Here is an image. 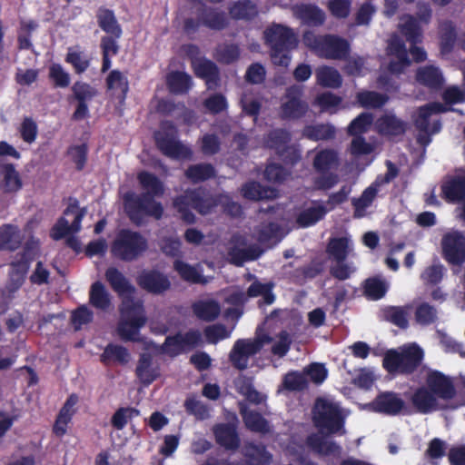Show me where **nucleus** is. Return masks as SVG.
<instances>
[{
	"instance_id": "obj_41",
	"label": "nucleus",
	"mask_w": 465,
	"mask_h": 465,
	"mask_svg": "<svg viewBox=\"0 0 465 465\" xmlns=\"http://www.w3.org/2000/svg\"><path fill=\"white\" fill-rule=\"evenodd\" d=\"M296 14L302 22L308 25L319 26L325 21V14L314 5H302L297 6Z\"/></svg>"
},
{
	"instance_id": "obj_25",
	"label": "nucleus",
	"mask_w": 465,
	"mask_h": 465,
	"mask_svg": "<svg viewBox=\"0 0 465 465\" xmlns=\"http://www.w3.org/2000/svg\"><path fill=\"white\" fill-rule=\"evenodd\" d=\"M376 129L381 135L400 136L406 133L408 123L393 114H386L377 119Z\"/></svg>"
},
{
	"instance_id": "obj_12",
	"label": "nucleus",
	"mask_w": 465,
	"mask_h": 465,
	"mask_svg": "<svg viewBox=\"0 0 465 465\" xmlns=\"http://www.w3.org/2000/svg\"><path fill=\"white\" fill-rule=\"evenodd\" d=\"M302 87L297 84L289 86L284 94L285 101L280 106L282 120H299L305 116L309 105L302 100Z\"/></svg>"
},
{
	"instance_id": "obj_31",
	"label": "nucleus",
	"mask_w": 465,
	"mask_h": 465,
	"mask_svg": "<svg viewBox=\"0 0 465 465\" xmlns=\"http://www.w3.org/2000/svg\"><path fill=\"white\" fill-rule=\"evenodd\" d=\"M409 306L388 305L381 309L380 318L401 330L409 327Z\"/></svg>"
},
{
	"instance_id": "obj_7",
	"label": "nucleus",
	"mask_w": 465,
	"mask_h": 465,
	"mask_svg": "<svg viewBox=\"0 0 465 465\" xmlns=\"http://www.w3.org/2000/svg\"><path fill=\"white\" fill-rule=\"evenodd\" d=\"M200 6L196 9V18L188 17L183 20V31L187 35L197 33L201 26L213 31H223L229 25L226 13L218 7L207 5L199 0Z\"/></svg>"
},
{
	"instance_id": "obj_38",
	"label": "nucleus",
	"mask_w": 465,
	"mask_h": 465,
	"mask_svg": "<svg viewBox=\"0 0 465 465\" xmlns=\"http://www.w3.org/2000/svg\"><path fill=\"white\" fill-rule=\"evenodd\" d=\"M262 253V250L257 245H251L247 248L232 247L228 254L231 263L235 266H242L244 262L257 260Z\"/></svg>"
},
{
	"instance_id": "obj_24",
	"label": "nucleus",
	"mask_w": 465,
	"mask_h": 465,
	"mask_svg": "<svg viewBox=\"0 0 465 465\" xmlns=\"http://www.w3.org/2000/svg\"><path fill=\"white\" fill-rule=\"evenodd\" d=\"M239 412L249 430L262 434L270 431L269 421L260 412L250 410L244 402H239Z\"/></svg>"
},
{
	"instance_id": "obj_19",
	"label": "nucleus",
	"mask_w": 465,
	"mask_h": 465,
	"mask_svg": "<svg viewBox=\"0 0 465 465\" xmlns=\"http://www.w3.org/2000/svg\"><path fill=\"white\" fill-rule=\"evenodd\" d=\"M135 375L143 386H149L160 377V364L153 362L150 353H142L135 368Z\"/></svg>"
},
{
	"instance_id": "obj_40",
	"label": "nucleus",
	"mask_w": 465,
	"mask_h": 465,
	"mask_svg": "<svg viewBox=\"0 0 465 465\" xmlns=\"http://www.w3.org/2000/svg\"><path fill=\"white\" fill-rule=\"evenodd\" d=\"M194 315L204 322H213L220 315L221 307L216 301H199L192 306Z\"/></svg>"
},
{
	"instance_id": "obj_39",
	"label": "nucleus",
	"mask_w": 465,
	"mask_h": 465,
	"mask_svg": "<svg viewBox=\"0 0 465 465\" xmlns=\"http://www.w3.org/2000/svg\"><path fill=\"white\" fill-rule=\"evenodd\" d=\"M315 75L317 84L322 87L336 89L342 84L341 75L334 67L321 66L317 68Z\"/></svg>"
},
{
	"instance_id": "obj_47",
	"label": "nucleus",
	"mask_w": 465,
	"mask_h": 465,
	"mask_svg": "<svg viewBox=\"0 0 465 465\" xmlns=\"http://www.w3.org/2000/svg\"><path fill=\"white\" fill-rule=\"evenodd\" d=\"M302 135L312 141H326L335 136V128L328 124L306 125Z\"/></svg>"
},
{
	"instance_id": "obj_1",
	"label": "nucleus",
	"mask_w": 465,
	"mask_h": 465,
	"mask_svg": "<svg viewBox=\"0 0 465 465\" xmlns=\"http://www.w3.org/2000/svg\"><path fill=\"white\" fill-rule=\"evenodd\" d=\"M98 27L105 34L101 37L100 48L102 52L101 72H107L112 66V57L120 51L118 44L123 35V28L115 13L104 5H101L95 12Z\"/></svg>"
},
{
	"instance_id": "obj_43",
	"label": "nucleus",
	"mask_w": 465,
	"mask_h": 465,
	"mask_svg": "<svg viewBox=\"0 0 465 465\" xmlns=\"http://www.w3.org/2000/svg\"><path fill=\"white\" fill-rule=\"evenodd\" d=\"M380 185L381 183L375 181L362 192L359 198L352 200V204L355 208L354 217H361L365 209L372 204L377 196Z\"/></svg>"
},
{
	"instance_id": "obj_59",
	"label": "nucleus",
	"mask_w": 465,
	"mask_h": 465,
	"mask_svg": "<svg viewBox=\"0 0 465 465\" xmlns=\"http://www.w3.org/2000/svg\"><path fill=\"white\" fill-rule=\"evenodd\" d=\"M327 252L336 262H345L348 256V240L344 237L331 239Z\"/></svg>"
},
{
	"instance_id": "obj_53",
	"label": "nucleus",
	"mask_w": 465,
	"mask_h": 465,
	"mask_svg": "<svg viewBox=\"0 0 465 465\" xmlns=\"http://www.w3.org/2000/svg\"><path fill=\"white\" fill-rule=\"evenodd\" d=\"M173 269L184 282L190 283L204 282L201 272L194 266L182 260H175L173 262Z\"/></svg>"
},
{
	"instance_id": "obj_34",
	"label": "nucleus",
	"mask_w": 465,
	"mask_h": 465,
	"mask_svg": "<svg viewBox=\"0 0 465 465\" xmlns=\"http://www.w3.org/2000/svg\"><path fill=\"white\" fill-rule=\"evenodd\" d=\"M184 175L192 183L195 184L214 178L216 170L212 163H200L189 165Z\"/></svg>"
},
{
	"instance_id": "obj_4",
	"label": "nucleus",
	"mask_w": 465,
	"mask_h": 465,
	"mask_svg": "<svg viewBox=\"0 0 465 465\" xmlns=\"http://www.w3.org/2000/svg\"><path fill=\"white\" fill-rule=\"evenodd\" d=\"M302 40L321 58L347 60L351 53L350 42L337 35H315L307 31L303 34Z\"/></svg>"
},
{
	"instance_id": "obj_13",
	"label": "nucleus",
	"mask_w": 465,
	"mask_h": 465,
	"mask_svg": "<svg viewBox=\"0 0 465 465\" xmlns=\"http://www.w3.org/2000/svg\"><path fill=\"white\" fill-rule=\"evenodd\" d=\"M202 333L198 330H190L185 333L177 332L167 336L161 350L163 353L175 357L184 351H190L201 345Z\"/></svg>"
},
{
	"instance_id": "obj_21",
	"label": "nucleus",
	"mask_w": 465,
	"mask_h": 465,
	"mask_svg": "<svg viewBox=\"0 0 465 465\" xmlns=\"http://www.w3.org/2000/svg\"><path fill=\"white\" fill-rule=\"evenodd\" d=\"M415 79L420 85L435 92L440 90L445 83L441 70L434 65H425L418 68Z\"/></svg>"
},
{
	"instance_id": "obj_61",
	"label": "nucleus",
	"mask_w": 465,
	"mask_h": 465,
	"mask_svg": "<svg viewBox=\"0 0 465 465\" xmlns=\"http://www.w3.org/2000/svg\"><path fill=\"white\" fill-rule=\"evenodd\" d=\"M38 241H35L34 238H31L25 242L23 251L21 252H18L15 255V259L11 262H24L26 265L27 270L29 271L30 263L36 256L38 252Z\"/></svg>"
},
{
	"instance_id": "obj_46",
	"label": "nucleus",
	"mask_w": 465,
	"mask_h": 465,
	"mask_svg": "<svg viewBox=\"0 0 465 465\" xmlns=\"http://www.w3.org/2000/svg\"><path fill=\"white\" fill-rule=\"evenodd\" d=\"M338 154L334 150H322L313 159V168L319 173H326L338 164Z\"/></svg>"
},
{
	"instance_id": "obj_49",
	"label": "nucleus",
	"mask_w": 465,
	"mask_h": 465,
	"mask_svg": "<svg viewBox=\"0 0 465 465\" xmlns=\"http://www.w3.org/2000/svg\"><path fill=\"white\" fill-rule=\"evenodd\" d=\"M327 212L323 205L309 207L298 214L296 223L302 228L312 226L323 219Z\"/></svg>"
},
{
	"instance_id": "obj_52",
	"label": "nucleus",
	"mask_w": 465,
	"mask_h": 465,
	"mask_svg": "<svg viewBox=\"0 0 465 465\" xmlns=\"http://www.w3.org/2000/svg\"><path fill=\"white\" fill-rule=\"evenodd\" d=\"M129 358L130 353L125 347L109 343L101 354L100 360L104 364H107L112 360L121 364H125L128 362Z\"/></svg>"
},
{
	"instance_id": "obj_62",
	"label": "nucleus",
	"mask_w": 465,
	"mask_h": 465,
	"mask_svg": "<svg viewBox=\"0 0 465 465\" xmlns=\"http://www.w3.org/2000/svg\"><path fill=\"white\" fill-rule=\"evenodd\" d=\"M64 60L73 66L77 74L84 73L90 66L89 58L82 52L73 51L72 48H69Z\"/></svg>"
},
{
	"instance_id": "obj_30",
	"label": "nucleus",
	"mask_w": 465,
	"mask_h": 465,
	"mask_svg": "<svg viewBox=\"0 0 465 465\" xmlns=\"http://www.w3.org/2000/svg\"><path fill=\"white\" fill-rule=\"evenodd\" d=\"M105 85L108 91H114L119 103H124L129 93V81L120 70H112L105 78Z\"/></svg>"
},
{
	"instance_id": "obj_42",
	"label": "nucleus",
	"mask_w": 465,
	"mask_h": 465,
	"mask_svg": "<svg viewBox=\"0 0 465 465\" xmlns=\"http://www.w3.org/2000/svg\"><path fill=\"white\" fill-rule=\"evenodd\" d=\"M89 302L99 310H106L111 304L110 293L100 281L94 282L89 291Z\"/></svg>"
},
{
	"instance_id": "obj_57",
	"label": "nucleus",
	"mask_w": 465,
	"mask_h": 465,
	"mask_svg": "<svg viewBox=\"0 0 465 465\" xmlns=\"http://www.w3.org/2000/svg\"><path fill=\"white\" fill-rule=\"evenodd\" d=\"M139 410L134 407H120L111 418V424L116 430H123L128 421L139 416Z\"/></svg>"
},
{
	"instance_id": "obj_51",
	"label": "nucleus",
	"mask_w": 465,
	"mask_h": 465,
	"mask_svg": "<svg viewBox=\"0 0 465 465\" xmlns=\"http://www.w3.org/2000/svg\"><path fill=\"white\" fill-rule=\"evenodd\" d=\"M401 32L411 45L422 42V29L419 21L412 15H409L406 21L401 25Z\"/></svg>"
},
{
	"instance_id": "obj_58",
	"label": "nucleus",
	"mask_w": 465,
	"mask_h": 465,
	"mask_svg": "<svg viewBox=\"0 0 465 465\" xmlns=\"http://www.w3.org/2000/svg\"><path fill=\"white\" fill-rule=\"evenodd\" d=\"M282 386L290 391H302L307 389L308 381L304 374L299 371H290L284 375Z\"/></svg>"
},
{
	"instance_id": "obj_60",
	"label": "nucleus",
	"mask_w": 465,
	"mask_h": 465,
	"mask_svg": "<svg viewBox=\"0 0 465 465\" xmlns=\"http://www.w3.org/2000/svg\"><path fill=\"white\" fill-rule=\"evenodd\" d=\"M67 155L74 163L77 171H82L85 167L88 157V145L85 143L76 145H71L67 149Z\"/></svg>"
},
{
	"instance_id": "obj_26",
	"label": "nucleus",
	"mask_w": 465,
	"mask_h": 465,
	"mask_svg": "<svg viewBox=\"0 0 465 465\" xmlns=\"http://www.w3.org/2000/svg\"><path fill=\"white\" fill-rule=\"evenodd\" d=\"M305 443L314 453L320 456H335L341 454L342 448L333 440H326L324 437L312 433L307 436Z\"/></svg>"
},
{
	"instance_id": "obj_22",
	"label": "nucleus",
	"mask_w": 465,
	"mask_h": 465,
	"mask_svg": "<svg viewBox=\"0 0 465 465\" xmlns=\"http://www.w3.org/2000/svg\"><path fill=\"white\" fill-rule=\"evenodd\" d=\"M10 266L12 271L3 290V295L8 301H13L15 298L16 292L24 285L28 270L24 262H10Z\"/></svg>"
},
{
	"instance_id": "obj_64",
	"label": "nucleus",
	"mask_w": 465,
	"mask_h": 465,
	"mask_svg": "<svg viewBox=\"0 0 465 465\" xmlns=\"http://www.w3.org/2000/svg\"><path fill=\"white\" fill-rule=\"evenodd\" d=\"M204 108L212 114H218L228 108L226 97L219 93L211 94L203 101Z\"/></svg>"
},
{
	"instance_id": "obj_10",
	"label": "nucleus",
	"mask_w": 465,
	"mask_h": 465,
	"mask_svg": "<svg viewBox=\"0 0 465 465\" xmlns=\"http://www.w3.org/2000/svg\"><path fill=\"white\" fill-rule=\"evenodd\" d=\"M272 341V338L268 334L258 336L253 341L237 340L229 354L232 365L239 371L246 370L249 358L258 353L264 344H268Z\"/></svg>"
},
{
	"instance_id": "obj_55",
	"label": "nucleus",
	"mask_w": 465,
	"mask_h": 465,
	"mask_svg": "<svg viewBox=\"0 0 465 465\" xmlns=\"http://www.w3.org/2000/svg\"><path fill=\"white\" fill-rule=\"evenodd\" d=\"M386 94L375 91H363L357 94V101L364 108H381L388 101Z\"/></svg>"
},
{
	"instance_id": "obj_48",
	"label": "nucleus",
	"mask_w": 465,
	"mask_h": 465,
	"mask_svg": "<svg viewBox=\"0 0 465 465\" xmlns=\"http://www.w3.org/2000/svg\"><path fill=\"white\" fill-rule=\"evenodd\" d=\"M292 140L289 131L283 128H276L270 131L264 137V145L269 149H272L277 153L284 148Z\"/></svg>"
},
{
	"instance_id": "obj_15",
	"label": "nucleus",
	"mask_w": 465,
	"mask_h": 465,
	"mask_svg": "<svg viewBox=\"0 0 465 465\" xmlns=\"http://www.w3.org/2000/svg\"><path fill=\"white\" fill-rule=\"evenodd\" d=\"M137 285L148 293L161 295L171 289L166 274L158 270H143L136 277Z\"/></svg>"
},
{
	"instance_id": "obj_23",
	"label": "nucleus",
	"mask_w": 465,
	"mask_h": 465,
	"mask_svg": "<svg viewBox=\"0 0 465 465\" xmlns=\"http://www.w3.org/2000/svg\"><path fill=\"white\" fill-rule=\"evenodd\" d=\"M0 190L5 193H14L23 187V181L15 164L0 163Z\"/></svg>"
},
{
	"instance_id": "obj_27",
	"label": "nucleus",
	"mask_w": 465,
	"mask_h": 465,
	"mask_svg": "<svg viewBox=\"0 0 465 465\" xmlns=\"http://www.w3.org/2000/svg\"><path fill=\"white\" fill-rule=\"evenodd\" d=\"M23 241L24 235L17 225L5 223L0 226V251L15 252Z\"/></svg>"
},
{
	"instance_id": "obj_5",
	"label": "nucleus",
	"mask_w": 465,
	"mask_h": 465,
	"mask_svg": "<svg viewBox=\"0 0 465 465\" xmlns=\"http://www.w3.org/2000/svg\"><path fill=\"white\" fill-rule=\"evenodd\" d=\"M424 357L423 350L417 344L404 348L401 352L388 350L382 360V367L390 374H412L420 366Z\"/></svg>"
},
{
	"instance_id": "obj_33",
	"label": "nucleus",
	"mask_w": 465,
	"mask_h": 465,
	"mask_svg": "<svg viewBox=\"0 0 465 465\" xmlns=\"http://www.w3.org/2000/svg\"><path fill=\"white\" fill-rule=\"evenodd\" d=\"M192 77L185 72L172 71L166 75L168 91L173 94H184L192 87Z\"/></svg>"
},
{
	"instance_id": "obj_6",
	"label": "nucleus",
	"mask_w": 465,
	"mask_h": 465,
	"mask_svg": "<svg viewBox=\"0 0 465 465\" xmlns=\"http://www.w3.org/2000/svg\"><path fill=\"white\" fill-rule=\"evenodd\" d=\"M153 139L158 150L169 158L188 160L193 156L191 148L178 140V130L172 121H162Z\"/></svg>"
},
{
	"instance_id": "obj_45",
	"label": "nucleus",
	"mask_w": 465,
	"mask_h": 465,
	"mask_svg": "<svg viewBox=\"0 0 465 465\" xmlns=\"http://www.w3.org/2000/svg\"><path fill=\"white\" fill-rule=\"evenodd\" d=\"M440 50L442 54L452 52L457 41V32L451 21H446L440 27Z\"/></svg>"
},
{
	"instance_id": "obj_20",
	"label": "nucleus",
	"mask_w": 465,
	"mask_h": 465,
	"mask_svg": "<svg viewBox=\"0 0 465 465\" xmlns=\"http://www.w3.org/2000/svg\"><path fill=\"white\" fill-rule=\"evenodd\" d=\"M213 434L217 444L228 450H236L241 440L233 423H219L213 427Z\"/></svg>"
},
{
	"instance_id": "obj_28",
	"label": "nucleus",
	"mask_w": 465,
	"mask_h": 465,
	"mask_svg": "<svg viewBox=\"0 0 465 465\" xmlns=\"http://www.w3.org/2000/svg\"><path fill=\"white\" fill-rule=\"evenodd\" d=\"M412 405L421 414H428L440 409L438 399L427 387H419L411 398Z\"/></svg>"
},
{
	"instance_id": "obj_56",
	"label": "nucleus",
	"mask_w": 465,
	"mask_h": 465,
	"mask_svg": "<svg viewBox=\"0 0 465 465\" xmlns=\"http://www.w3.org/2000/svg\"><path fill=\"white\" fill-rule=\"evenodd\" d=\"M373 122V115L371 113H361L354 118L348 126L349 135H362L371 128Z\"/></svg>"
},
{
	"instance_id": "obj_9",
	"label": "nucleus",
	"mask_w": 465,
	"mask_h": 465,
	"mask_svg": "<svg viewBox=\"0 0 465 465\" xmlns=\"http://www.w3.org/2000/svg\"><path fill=\"white\" fill-rule=\"evenodd\" d=\"M149 194H127L124 197V206L130 221L137 226L144 223V217H152L155 220L162 219L163 206Z\"/></svg>"
},
{
	"instance_id": "obj_29",
	"label": "nucleus",
	"mask_w": 465,
	"mask_h": 465,
	"mask_svg": "<svg viewBox=\"0 0 465 465\" xmlns=\"http://www.w3.org/2000/svg\"><path fill=\"white\" fill-rule=\"evenodd\" d=\"M220 202L218 195L210 194L205 190H191V207L203 215L210 213Z\"/></svg>"
},
{
	"instance_id": "obj_17",
	"label": "nucleus",
	"mask_w": 465,
	"mask_h": 465,
	"mask_svg": "<svg viewBox=\"0 0 465 465\" xmlns=\"http://www.w3.org/2000/svg\"><path fill=\"white\" fill-rule=\"evenodd\" d=\"M370 406L375 412L396 415L403 409L404 401L396 392L384 391L379 393Z\"/></svg>"
},
{
	"instance_id": "obj_37",
	"label": "nucleus",
	"mask_w": 465,
	"mask_h": 465,
	"mask_svg": "<svg viewBox=\"0 0 465 465\" xmlns=\"http://www.w3.org/2000/svg\"><path fill=\"white\" fill-rule=\"evenodd\" d=\"M146 321V318L121 319L117 327L119 336L124 341H139L138 334L140 329L145 325Z\"/></svg>"
},
{
	"instance_id": "obj_35",
	"label": "nucleus",
	"mask_w": 465,
	"mask_h": 465,
	"mask_svg": "<svg viewBox=\"0 0 465 465\" xmlns=\"http://www.w3.org/2000/svg\"><path fill=\"white\" fill-rule=\"evenodd\" d=\"M229 15L233 20L251 21L258 15V8L251 0H238L228 8Z\"/></svg>"
},
{
	"instance_id": "obj_50",
	"label": "nucleus",
	"mask_w": 465,
	"mask_h": 465,
	"mask_svg": "<svg viewBox=\"0 0 465 465\" xmlns=\"http://www.w3.org/2000/svg\"><path fill=\"white\" fill-rule=\"evenodd\" d=\"M388 291L386 282L379 278H368L363 282V294L370 301L382 299Z\"/></svg>"
},
{
	"instance_id": "obj_8",
	"label": "nucleus",
	"mask_w": 465,
	"mask_h": 465,
	"mask_svg": "<svg viewBox=\"0 0 465 465\" xmlns=\"http://www.w3.org/2000/svg\"><path fill=\"white\" fill-rule=\"evenodd\" d=\"M147 248V240L140 232L122 229L111 244V253L123 262H133L138 259Z\"/></svg>"
},
{
	"instance_id": "obj_36",
	"label": "nucleus",
	"mask_w": 465,
	"mask_h": 465,
	"mask_svg": "<svg viewBox=\"0 0 465 465\" xmlns=\"http://www.w3.org/2000/svg\"><path fill=\"white\" fill-rule=\"evenodd\" d=\"M141 187L145 192L141 194H149L151 197H161L164 193L163 182L154 174L147 171H142L137 175Z\"/></svg>"
},
{
	"instance_id": "obj_63",
	"label": "nucleus",
	"mask_w": 465,
	"mask_h": 465,
	"mask_svg": "<svg viewBox=\"0 0 465 465\" xmlns=\"http://www.w3.org/2000/svg\"><path fill=\"white\" fill-rule=\"evenodd\" d=\"M72 92L77 102L88 103L97 95V90L87 83L76 81L72 86Z\"/></svg>"
},
{
	"instance_id": "obj_11",
	"label": "nucleus",
	"mask_w": 465,
	"mask_h": 465,
	"mask_svg": "<svg viewBox=\"0 0 465 465\" xmlns=\"http://www.w3.org/2000/svg\"><path fill=\"white\" fill-rule=\"evenodd\" d=\"M314 414L315 426L335 434L343 429L344 420L338 406L324 400H318Z\"/></svg>"
},
{
	"instance_id": "obj_16",
	"label": "nucleus",
	"mask_w": 465,
	"mask_h": 465,
	"mask_svg": "<svg viewBox=\"0 0 465 465\" xmlns=\"http://www.w3.org/2000/svg\"><path fill=\"white\" fill-rule=\"evenodd\" d=\"M427 388L438 399L450 401L457 396V389L449 377L438 371L428 373L426 378Z\"/></svg>"
},
{
	"instance_id": "obj_14",
	"label": "nucleus",
	"mask_w": 465,
	"mask_h": 465,
	"mask_svg": "<svg viewBox=\"0 0 465 465\" xmlns=\"http://www.w3.org/2000/svg\"><path fill=\"white\" fill-rule=\"evenodd\" d=\"M443 258L450 264L460 265L465 262V235L460 231L448 232L442 236Z\"/></svg>"
},
{
	"instance_id": "obj_32",
	"label": "nucleus",
	"mask_w": 465,
	"mask_h": 465,
	"mask_svg": "<svg viewBox=\"0 0 465 465\" xmlns=\"http://www.w3.org/2000/svg\"><path fill=\"white\" fill-rule=\"evenodd\" d=\"M447 108L440 103L433 102L422 105L418 110V116L414 120V125L420 133H428L431 131L430 118L436 114L444 113Z\"/></svg>"
},
{
	"instance_id": "obj_54",
	"label": "nucleus",
	"mask_w": 465,
	"mask_h": 465,
	"mask_svg": "<svg viewBox=\"0 0 465 465\" xmlns=\"http://www.w3.org/2000/svg\"><path fill=\"white\" fill-rule=\"evenodd\" d=\"M415 321L421 326H429L438 321V310L429 302L420 303L414 312Z\"/></svg>"
},
{
	"instance_id": "obj_3",
	"label": "nucleus",
	"mask_w": 465,
	"mask_h": 465,
	"mask_svg": "<svg viewBox=\"0 0 465 465\" xmlns=\"http://www.w3.org/2000/svg\"><path fill=\"white\" fill-rule=\"evenodd\" d=\"M105 279L111 288L123 296L120 305L121 319H140L146 318L144 314L143 302L141 300H135L133 294L135 288L130 283L128 279L115 267H109L105 271Z\"/></svg>"
},
{
	"instance_id": "obj_2",
	"label": "nucleus",
	"mask_w": 465,
	"mask_h": 465,
	"mask_svg": "<svg viewBox=\"0 0 465 465\" xmlns=\"http://www.w3.org/2000/svg\"><path fill=\"white\" fill-rule=\"evenodd\" d=\"M266 45L270 48V56L273 64L288 67L291 52L297 48L299 39L293 30L281 24H273L264 33Z\"/></svg>"
},
{
	"instance_id": "obj_44",
	"label": "nucleus",
	"mask_w": 465,
	"mask_h": 465,
	"mask_svg": "<svg viewBox=\"0 0 465 465\" xmlns=\"http://www.w3.org/2000/svg\"><path fill=\"white\" fill-rule=\"evenodd\" d=\"M243 455L249 465H270L272 459L265 446L253 443L245 447Z\"/></svg>"
},
{
	"instance_id": "obj_18",
	"label": "nucleus",
	"mask_w": 465,
	"mask_h": 465,
	"mask_svg": "<svg viewBox=\"0 0 465 465\" xmlns=\"http://www.w3.org/2000/svg\"><path fill=\"white\" fill-rule=\"evenodd\" d=\"M195 75L205 82L207 89L214 90L220 85V71L216 64L208 59L193 60Z\"/></svg>"
}]
</instances>
